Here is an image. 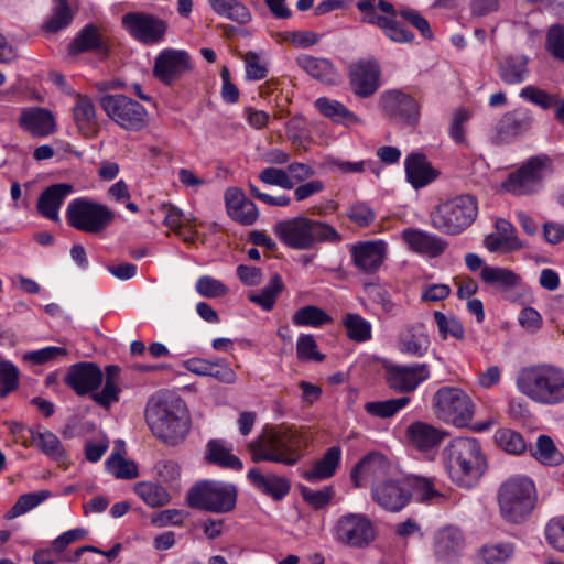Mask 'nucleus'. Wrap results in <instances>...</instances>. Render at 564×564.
Here are the masks:
<instances>
[{"mask_svg":"<svg viewBox=\"0 0 564 564\" xmlns=\"http://www.w3.org/2000/svg\"><path fill=\"white\" fill-rule=\"evenodd\" d=\"M144 420L153 436L167 446L182 444L191 430L186 403L166 391H158L149 398Z\"/></svg>","mask_w":564,"mask_h":564,"instance_id":"obj_1","label":"nucleus"},{"mask_svg":"<svg viewBox=\"0 0 564 564\" xmlns=\"http://www.w3.org/2000/svg\"><path fill=\"white\" fill-rule=\"evenodd\" d=\"M310 437L295 426L268 429L248 445L253 462L295 465L304 455Z\"/></svg>","mask_w":564,"mask_h":564,"instance_id":"obj_2","label":"nucleus"},{"mask_svg":"<svg viewBox=\"0 0 564 564\" xmlns=\"http://www.w3.org/2000/svg\"><path fill=\"white\" fill-rule=\"evenodd\" d=\"M442 459L451 480L466 489L476 486L487 468L480 443L471 437L452 440L443 449Z\"/></svg>","mask_w":564,"mask_h":564,"instance_id":"obj_3","label":"nucleus"},{"mask_svg":"<svg viewBox=\"0 0 564 564\" xmlns=\"http://www.w3.org/2000/svg\"><path fill=\"white\" fill-rule=\"evenodd\" d=\"M518 390L542 405L564 403V368L552 362H540L521 368L517 375Z\"/></svg>","mask_w":564,"mask_h":564,"instance_id":"obj_4","label":"nucleus"},{"mask_svg":"<svg viewBox=\"0 0 564 564\" xmlns=\"http://www.w3.org/2000/svg\"><path fill=\"white\" fill-rule=\"evenodd\" d=\"M273 232L282 243L295 250H310L318 245L341 241V235L335 227L306 216L280 220L273 226Z\"/></svg>","mask_w":564,"mask_h":564,"instance_id":"obj_5","label":"nucleus"},{"mask_svg":"<svg viewBox=\"0 0 564 564\" xmlns=\"http://www.w3.org/2000/svg\"><path fill=\"white\" fill-rule=\"evenodd\" d=\"M534 501L535 486L528 476H511L498 489L500 514L508 522H522L532 511Z\"/></svg>","mask_w":564,"mask_h":564,"instance_id":"obj_6","label":"nucleus"},{"mask_svg":"<svg viewBox=\"0 0 564 564\" xmlns=\"http://www.w3.org/2000/svg\"><path fill=\"white\" fill-rule=\"evenodd\" d=\"M478 215V203L473 195H459L440 203L431 213L432 226L446 235H459Z\"/></svg>","mask_w":564,"mask_h":564,"instance_id":"obj_7","label":"nucleus"},{"mask_svg":"<svg viewBox=\"0 0 564 564\" xmlns=\"http://www.w3.org/2000/svg\"><path fill=\"white\" fill-rule=\"evenodd\" d=\"M186 501L194 509L227 513L236 507L237 487L223 481L202 480L189 488Z\"/></svg>","mask_w":564,"mask_h":564,"instance_id":"obj_8","label":"nucleus"},{"mask_svg":"<svg viewBox=\"0 0 564 564\" xmlns=\"http://www.w3.org/2000/svg\"><path fill=\"white\" fill-rule=\"evenodd\" d=\"M65 216L70 227L96 235L110 226L115 219V212L104 204L76 198L68 204Z\"/></svg>","mask_w":564,"mask_h":564,"instance_id":"obj_9","label":"nucleus"},{"mask_svg":"<svg viewBox=\"0 0 564 564\" xmlns=\"http://www.w3.org/2000/svg\"><path fill=\"white\" fill-rule=\"evenodd\" d=\"M437 416L456 426H466L473 419L474 404L469 395L459 388L442 387L433 397Z\"/></svg>","mask_w":564,"mask_h":564,"instance_id":"obj_10","label":"nucleus"},{"mask_svg":"<svg viewBox=\"0 0 564 564\" xmlns=\"http://www.w3.org/2000/svg\"><path fill=\"white\" fill-rule=\"evenodd\" d=\"M100 106L106 115L122 129L140 131L148 124V112L137 100L122 95H105Z\"/></svg>","mask_w":564,"mask_h":564,"instance_id":"obj_11","label":"nucleus"},{"mask_svg":"<svg viewBox=\"0 0 564 564\" xmlns=\"http://www.w3.org/2000/svg\"><path fill=\"white\" fill-rule=\"evenodd\" d=\"M334 539L349 547L362 549L376 538L371 520L361 513H346L338 518L333 529Z\"/></svg>","mask_w":564,"mask_h":564,"instance_id":"obj_12","label":"nucleus"},{"mask_svg":"<svg viewBox=\"0 0 564 564\" xmlns=\"http://www.w3.org/2000/svg\"><path fill=\"white\" fill-rule=\"evenodd\" d=\"M122 26L144 45L163 41L167 32L166 21L145 12H128L122 17Z\"/></svg>","mask_w":564,"mask_h":564,"instance_id":"obj_13","label":"nucleus"},{"mask_svg":"<svg viewBox=\"0 0 564 564\" xmlns=\"http://www.w3.org/2000/svg\"><path fill=\"white\" fill-rule=\"evenodd\" d=\"M192 69V58L184 50L164 48L154 59L153 76L166 86L175 84Z\"/></svg>","mask_w":564,"mask_h":564,"instance_id":"obj_14","label":"nucleus"},{"mask_svg":"<svg viewBox=\"0 0 564 564\" xmlns=\"http://www.w3.org/2000/svg\"><path fill=\"white\" fill-rule=\"evenodd\" d=\"M547 159L531 158L519 170L511 173L505 183L508 192L514 195H527L539 189Z\"/></svg>","mask_w":564,"mask_h":564,"instance_id":"obj_15","label":"nucleus"},{"mask_svg":"<svg viewBox=\"0 0 564 564\" xmlns=\"http://www.w3.org/2000/svg\"><path fill=\"white\" fill-rule=\"evenodd\" d=\"M371 497L386 511L399 512L410 502V489L404 479H382L372 484Z\"/></svg>","mask_w":564,"mask_h":564,"instance_id":"obj_16","label":"nucleus"},{"mask_svg":"<svg viewBox=\"0 0 564 564\" xmlns=\"http://www.w3.org/2000/svg\"><path fill=\"white\" fill-rule=\"evenodd\" d=\"M380 104L387 116L408 126H415L420 120V106L409 94L390 90L382 94Z\"/></svg>","mask_w":564,"mask_h":564,"instance_id":"obj_17","label":"nucleus"},{"mask_svg":"<svg viewBox=\"0 0 564 564\" xmlns=\"http://www.w3.org/2000/svg\"><path fill=\"white\" fill-rule=\"evenodd\" d=\"M429 377L430 366L427 364L391 365L386 368V380L389 388L399 393L413 392Z\"/></svg>","mask_w":564,"mask_h":564,"instance_id":"obj_18","label":"nucleus"},{"mask_svg":"<svg viewBox=\"0 0 564 564\" xmlns=\"http://www.w3.org/2000/svg\"><path fill=\"white\" fill-rule=\"evenodd\" d=\"M102 381L104 373L99 366L88 361L72 365L64 377V382L79 397L93 394Z\"/></svg>","mask_w":564,"mask_h":564,"instance_id":"obj_19","label":"nucleus"},{"mask_svg":"<svg viewBox=\"0 0 564 564\" xmlns=\"http://www.w3.org/2000/svg\"><path fill=\"white\" fill-rule=\"evenodd\" d=\"M465 545L464 533L453 525L440 529L433 536L434 556L444 564L455 563L463 555Z\"/></svg>","mask_w":564,"mask_h":564,"instance_id":"obj_20","label":"nucleus"},{"mask_svg":"<svg viewBox=\"0 0 564 564\" xmlns=\"http://www.w3.org/2000/svg\"><path fill=\"white\" fill-rule=\"evenodd\" d=\"M405 434L409 444L423 454L435 452L448 436L445 430L422 421L411 423Z\"/></svg>","mask_w":564,"mask_h":564,"instance_id":"obj_21","label":"nucleus"},{"mask_svg":"<svg viewBox=\"0 0 564 564\" xmlns=\"http://www.w3.org/2000/svg\"><path fill=\"white\" fill-rule=\"evenodd\" d=\"M354 265L362 273H376L387 257V243L382 240L364 241L350 249Z\"/></svg>","mask_w":564,"mask_h":564,"instance_id":"obj_22","label":"nucleus"},{"mask_svg":"<svg viewBox=\"0 0 564 564\" xmlns=\"http://www.w3.org/2000/svg\"><path fill=\"white\" fill-rule=\"evenodd\" d=\"M380 70L376 62L360 61L349 67V82L352 91L367 98L373 95L379 87Z\"/></svg>","mask_w":564,"mask_h":564,"instance_id":"obj_23","label":"nucleus"},{"mask_svg":"<svg viewBox=\"0 0 564 564\" xmlns=\"http://www.w3.org/2000/svg\"><path fill=\"white\" fill-rule=\"evenodd\" d=\"M401 237L410 250L429 258L441 256L447 247L446 241L441 237L421 229L405 228L401 232Z\"/></svg>","mask_w":564,"mask_h":564,"instance_id":"obj_24","label":"nucleus"},{"mask_svg":"<svg viewBox=\"0 0 564 564\" xmlns=\"http://www.w3.org/2000/svg\"><path fill=\"white\" fill-rule=\"evenodd\" d=\"M68 52L70 55L94 52L105 57L109 54V44L107 37L99 29L95 24L89 23L69 43Z\"/></svg>","mask_w":564,"mask_h":564,"instance_id":"obj_25","label":"nucleus"},{"mask_svg":"<svg viewBox=\"0 0 564 564\" xmlns=\"http://www.w3.org/2000/svg\"><path fill=\"white\" fill-rule=\"evenodd\" d=\"M18 122L20 128L37 138L47 137L56 130L53 113L41 107L23 109Z\"/></svg>","mask_w":564,"mask_h":564,"instance_id":"obj_26","label":"nucleus"},{"mask_svg":"<svg viewBox=\"0 0 564 564\" xmlns=\"http://www.w3.org/2000/svg\"><path fill=\"white\" fill-rule=\"evenodd\" d=\"M228 215L241 225H252L259 217L257 205L237 188H228L225 193Z\"/></svg>","mask_w":564,"mask_h":564,"instance_id":"obj_27","label":"nucleus"},{"mask_svg":"<svg viewBox=\"0 0 564 564\" xmlns=\"http://www.w3.org/2000/svg\"><path fill=\"white\" fill-rule=\"evenodd\" d=\"M73 191V185L67 183L53 184L46 187L39 196L36 204L37 212L50 220L58 221V210Z\"/></svg>","mask_w":564,"mask_h":564,"instance_id":"obj_28","label":"nucleus"},{"mask_svg":"<svg viewBox=\"0 0 564 564\" xmlns=\"http://www.w3.org/2000/svg\"><path fill=\"white\" fill-rule=\"evenodd\" d=\"M247 478L258 491L274 500H281L291 489L290 481L285 477L271 473L263 474L259 468H251Z\"/></svg>","mask_w":564,"mask_h":564,"instance_id":"obj_29","label":"nucleus"},{"mask_svg":"<svg viewBox=\"0 0 564 564\" xmlns=\"http://www.w3.org/2000/svg\"><path fill=\"white\" fill-rule=\"evenodd\" d=\"M388 466V460L382 454L369 453L352 468L351 481L355 487H364L367 478L378 479L383 476Z\"/></svg>","mask_w":564,"mask_h":564,"instance_id":"obj_30","label":"nucleus"},{"mask_svg":"<svg viewBox=\"0 0 564 564\" xmlns=\"http://www.w3.org/2000/svg\"><path fill=\"white\" fill-rule=\"evenodd\" d=\"M404 166L406 180L414 188L426 186L437 176L436 171L426 161L425 155L421 153L408 155Z\"/></svg>","mask_w":564,"mask_h":564,"instance_id":"obj_31","label":"nucleus"},{"mask_svg":"<svg viewBox=\"0 0 564 564\" xmlns=\"http://www.w3.org/2000/svg\"><path fill=\"white\" fill-rule=\"evenodd\" d=\"M361 12L365 13V22L379 26L391 41L398 43H410L414 40V34L402 28L398 21L392 18L377 14L375 11V2H372V8L366 9Z\"/></svg>","mask_w":564,"mask_h":564,"instance_id":"obj_32","label":"nucleus"},{"mask_svg":"<svg viewBox=\"0 0 564 564\" xmlns=\"http://www.w3.org/2000/svg\"><path fill=\"white\" fill-rule=\"evenodd\" d=\"M431 345L429 335L423 325H412L406 327L399 338V349L403 354L413 357H423Z\"/></svg>","mask_w":564,"mask_h":564,"instance_id":"obj_33","label":"nucleus"},{"mask_svg":"<svg viewBox=\"0 0 564 564\" xmlns=\"http://www.w3.org/2000/svg\"><path fill=\"white\" fill-rule=\"evenodd\" d=\"M532 126V116L528 110L516 109L505 113L497 124V133L501 140L518 137Z\"/></svg>","mask_w":564,"mask_h":564,"instance_id":"obj_34","label":"nucleus"},{"mask_svg":"<svg viewBox=\"0 0 564 564\" xmlns=\"http://www.w3.org/2000/svg\"><path fill=\"white\" fill-rule=\"evenodd\" d=\"M297 66L311 77L326 84H334L337 75L330 61L314 57L308 54H301L295 59Z\"/></svg>","mask_w":564,"mask_h":564,"instance_id":"obj_35","label":"nucleus"},{"mask_svg":"<svg viewBox=\"0 0 564 564\" xmlns=\"http://www.w3.org/2000/svg\"><path fill=\"white\" fill-rule=\"evenodd\" d=\"M205 459L207 463L217 465L221 468H229L232 470H241L242 462L231 453V447H228L223 440H210L206 445Z\"/></svg>","mask_w":564,"mask_h":564,"instance_id":"obj_36","label":"nucleus"},{"mask_svg":"<svg viewBox=\"0 0 564 564\" xmlns=\"http://www.w3.org/2000/svg\"><path fill=\"white\" fill-rule=\"evenodd\" d=\"M341 458V449L338 446L329 447L322 458H319L311 470L303 473V478L310 482H315L330 478Z\"/></svg>","mask_w":564,"mask_h":564,"instance_id":"obj_37","label":"nucleus"},{"mask_svg":"<svg viewBox=\"0 0 564 564\" xmlns=\"http://www.w3.org/2000/svg\"><path fill=\"white\" fill-rule=\"evenodd\" d=\"M498 74L507 85L523 83L529 74L528 58L524 55H510L502 58L498 65Z\"/></svg>","mask_w":564,"mask_h":564,"instance_id":"obj_38","label":"nucleus"},{"mask_svg":"<svg viewBox=\"0 0 564 564\" xmlns=\"http://www.w3.org/2000/svg\"><path fill=\"white\" fill-rule=\"evenodd\" d=\"M73 117L78 130L85 135H91L97 130L96 110L91 99L78 95L73 108Z\"/></svg>","mask_w":564,"mask_h":564,"instance_id":"obj_39","label":"nucleus"},{"mask_svg":"<svg viewBox=\"0 0 564 564\" xmlns=\"http://www.w3.org/2000/svg\"><path fill=\"white\" fill-rule=\"evenodd\" d=\"M209 3L217 14L239 24H246L251 21L250 10L238 0H209Z\"/></svg>","mask_w":564,"mask_h":564,"instance_id":"obj_40","label":"nucleus"},{"mask_svg":"<svg viewBox=\"0 0 564 564\" xmlns=\"http://www.w3.org/2000/svg\"><path fill=\"white\" fill-rule=\"evenodd\" d=\"M514 554L511 542H497L484 544L478 550V558L482 564H505Z\"/></svg>","mask_w":564,"mask_h":564,"instance_id":"obj_41","label":"nucleus"},{"mask_svg":"<svg viewBox=\"0 0 564 564\" xmlns=\"http://www.w3.org/2000/svg\"><path fill=\"white\" fill-rule=\"evenodd\" d=\"M530 451L531 455L543 465L557 466L564 462L563 454L547 435H540L535 447H531Z\"/></svg>","mask_w":564,"mask_h":564,"instance_id":"obj_42","label":"nucleus"},{"mask_svg":"<svg viewBox=\"0 0 564 564\" xmlns=\"http://www.w3.org/2000/svg\"><path fill=\"white\" fill-rule=\"evenodd\" d=\"M315 107L323 116L335 122L352 123L358 121L357 116L337 100L321 97L315 101Z\"/></svg>","mask_w":564,"mask_h":564,"instance_id":"obj_43","label":"nucleus"},{"mask_svg":"<svg viewBox=\"0 0 564 564\" xmlns=\"http://www.w3.org/2000/svg\"><path fill=\"white\" fill-rule=\"evenodd\" d=\"M283 289L282 278L279 274H274L268 285L259 293H250L248 300L264 311H271Z\"/></svg>","mask_w":564,"mask_h":564,"instance_id":"obj_44","label":"nucleus"},{"mask_svg":"<svg viewBox=\"0 0 564 564\" xmlns=\"http://www.w3.org/2000/svg\"><path fill=\"white\" fill-rule=\"evenodd\" d=\"M332 317L322 308L314 305H306L299 308L292 316L296 326L321 327L332 323Z\"/></svg>","mask_w":564,"mask_h":564,"instance_id":"obj_45","label":"nucleus"},{"mask_svg":"<svg viewBox=\"0 0 564 564\" xmlns=\"http://www.w3.org/2000/svg\"><path fill=\"white\" fill-rule=\"evenodd\" d=\"M347 336L357 341L364 343L371 339V324L356 313H348L343 319Z\"/></svg>","mask_w":564,"mask_h":564,"instance_id":"obj_46","label":"nucleus"},{"mask_svg":"<svg viewBox=\"0 0 564 564\" xmlns=\"http://www.w3.org/2000/svg\"><path fill=\"white\" fill-rule=\"evenodd\" d=\"M74 19V13L66 0H55L51 17L44 24V29L51 33H57L67 28Z\"/></svg>","mask_w":564,"mask_h":564,"instance_id":"obj_47","label":"nucleus"},{"mask_svg":"<svg viewBox=\"0 0 564 564\" xmlns=\"http://www.w3.org/2000/svg\"><path fill=\"white\" fill-rule=\"evenodd\" d=\"M481 280L490 285L512 288L519 283V275L506 268L485 265L480 272Z\"/></svg>","mask_w":564,"mask_h":564,"instance_id":"obj_48","label":"nucleus"},{"mask_svg":"<svg viewBox=\"0 0 564 564\" xmlns=\"http://www.w3.org/2000/svg\"><path fill=\"white\" fill-rule=\"evenodd\" d=\"M410 403L409 397L389 399L384 401H372L365 404V411L377 417L387 419L393 416L401 409Z\"/></svg>","mask_w":564,"mask_h":564,"instance_id":"obj_49","label":"nucleus"},{"mask_svg":"<svg viewBox=\"0 0 564 564\" xmlns=\"http://www.w3.org/2000/svg\"><path fill=\"white\" fill-rule=\"evenodd\" d=\"M138 496L150 507H162L170 502L171 496L167 490L154 482H140L135 486Z\"/></svg>","mask_w":564,"mask_h":564,"instance_id":"obj_50","label":"nucleus"},{"mask_svg":"<svg viewBox=\"0 0 564 564\" xmlns=\"http://www.w3.org/2000/svg\"><path fill=\"white\" fill-rule=\"evenodd\" d=\"M51 496L48 490H39L21 495L7 513L8 519H14L34 509Z\"/></svg>","mask_w":564,"mask_h":564,"instance_id":"obj_51","label":"nucleus"},{"mask_svg":"<svg viewBox=\"0 0 564 564\" xmlns=\"http://www.w3.org/2000/svg\"><path fill=\"white\" fill-rule=\"evenodd\" d=\"M497 445L505 452L520 455L527 449V443L522 435L510 429H500L495 434Z\"/></svg>","mask_w":564,"mask_h":564,"instance_id":"obj_52","label":"nucleus"},{"mask_svg":"<svg viewBox=\"0 0 564 564\" xmlns=\"http://www.w3.org/2000/svg\"><path fill=\"white\" fill-rule=\"evenodd\" d=\"M410 489V499L414 496L421 502H427L442 495L434 488L432 481L425 477L412 476L404 479Z\"/></svg>","mask_w":564,"mask_h":564,"instance_id":"obj_53","label":"nucleus"},{"mask_svg":"<svg viewBox=\"0 0 564 564\" xmlns=\"http://www.w3.org/2000/svg\"><path fill=\"white\" fill-rule=\"evenodd\" d=\"M433 316L437 325L440 336L443 339H446L448 336H452L457 340H463L465 338L464 326L457 318L446 316L440 311H435Z\"/></svg>","mask_w":564,"mask_h":564,"instance_id":"obj_54","label":"nucleus"},{"mask_svg":"<svg viewBox=\"0 0 564 564\" xmlns=\"http://www.w3.org/2000/svg\"><path fill=\"white\" fill-rule=\"evenodd\" d=\"M35 441L34 446L37 447L45 455L59 459L64 456V448L58 437L51 431L36 432L33 437Z\"/></svg>","mask_w":564,"mask_h":564,"instance_id":"obj_55","label":"nucleus"},{"mask_svg":"<svg viewBox=\"0 0 564 564\" xmlns=\"http://www.w3.org/2000/svg\"><path fill=\"white\" fill-rule=\"evenodd\" d=\"M19 387V369L9 360H0V399Z\"/></svg>","mask_w":564,"mask_h":564,"instance_id":"obj_56","label":"nucleus"},{"mask_svg":"<svg viewBox=\"0 0 564 564\" xmlns=\"http://www.w3.org/2000/svg\"><path fill=\"white\" fill-rule=\"evenodd\" d=\"M105 464L107 470L118 479H133L138 476L137 465L117 454H112Z\"/></svg>","mask_w":564,"mask_h":564,"instance_id":"obj_57","label":"nucleus"},{"mask_svg":"<svg viewBox=\"0 0 564 564\" xmlns=\"http://www.w3.org/2000/svg\"><path fill=\"white\" fill-rule=\"evenodd\" d=\"M195 290L200 296L208 299L223 297L229 292L221 281L209 275L200 276L196 281Z\"/></svg>","mask_w":564,"mask_h":564,"instance_id":"obj_58","label":"nucleus"},{"mask_svg":"<svg viewBox=\"0 0 564 564\" xmlns=\"http://www.w3.org/2000/svg\"><path fill=\"white\" fill-rule=\"evenodd\" d=\"M545 539L552 549L564 553V516L552 518L546 523Z\"/></svg>","mask_w":564,"mask_h":564,"instance_id":"obj_59","label":"nucleus"},{"mask_svg":"<svg viewBox=\"0 0 564 564\" xmlns=\"http://www.w3.org/2000/svg\"><path fill=\"white\" fill-rule=\"evenodd\" d=\"M299 488L305 502L314 509H322L326 507L334 496V489L330 486L324 487L319 490H313L303 485H300Z\"/></svg>","mask_w":564,"mask_h":564,"instance_id":"obj_60","label":"nucleus"},{"mask_svg":"<svg viewBox=\"0 0 564 564\" xmlns=\"http://www.w3.org/2000/svg\"><path fill=\"white\" fill-rule=\"evenodd\" d=\"M296 355L304 361H323L325 356L317 350V343L313 335H301L296 343Z\"/></svg>","mask_w":564,"mask_h":564,"instance_id":"obj_61","label":"nucleus"},{"mask_svg":"<svg viewBox=\"0 0 564 564\" xmlns=\"http://www.w3.org/2000/svg\"><path fill=\"white\" fill-rule=\"evenodd\" d=\"M347 217L358 227L370 226L376 219L375 210L364 202H357L348 207Z\"/></svg>","mask_w":564,"mask_h":564,"instance_id":"obj_62","label":"nucleus"},{"mask_svg":"<svg viewBox=\"0 0 564 564\" xmlns=\"http://www.w3.org/2000/svg\"><path fill=\"white\" fill-rule=\"evenodd\" d=\"M120 392V382L105 380L102 389L99 392L96 390L91 394V399L101 408L109 409L111 404L119 401Z\"/></svg>","mask_w":564,"mask_h":564,"instance_id":"obj_63","label":"nucleus"},{"mask_svg":"<svg viewBox=\"0 0 564 564\" xmlns=\"http://www.w3.org/2000/svg\"><path fill=\"white\" fill-rule=\"evenodd\" d=\"M259 180L270 186H279L284 189H292L293 184L286 170L278 167H265L259 173Z\"/></svg>","mask_w":564,"mask_h":564,"instance_id":"obj_64","label":"nucleus"}]
</instances>
